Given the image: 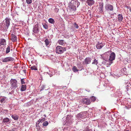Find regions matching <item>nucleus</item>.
<instances>
[{
  "instance_id": "20e7f679",
  "label": "nucleus",
  "mask_w": 131,
  "mask_h": 131,
  "mask_svg": "<svg viewBox=\"0 0 131 131\" xmlns=\"http://www.w3.org/2000/svg\"><path fill=\"white\" fill-rule=\"evenodd\" d=\"M10 84L11 85L12 89H15L18 87L17 81L15 79H12L10 80Z\"/></svg>"
},
{
  "instance_id": "b1692460",
  "label": "nucleus",
  "mask_w": 131,
  "mask_h": 131,
  "mask_svg": "<svg viewBox=\"0 0 131 131\" xmlns=\"http://www.w3.org/2000/svg\"><path fill=\"white\" fill-rule=\"evenodd\" d=\"M26 89V85H23L21 86V91H25Z\"/></svg>"
},
{
  "instance_id": "9b49d317",
  "label": "nucleus",
  "mask_w": 131,
  "mask_h": 131,
  "mask_svg": "<svg viewBox=\"0 0 131 131\" xmlns=\"http://www.w3.org/2000/svg\"><path fill=\"white\" fill-rule=\"evenodd\" d=\"M91 60L92 59L91 58L89 57H86L84 60L83 63L85 64H89L91 62Z\"/></svg>"
},
{
  "instance_id": "aec40b11",
  "label": "nucleus",
  "mask_w": 131,
  "mask_h": 131,
  "mask_svg": "<svg viewBox=\"0 0 131 131\" xmlns=\"http://www.w3.org/2000/svg\"><path fill=\"white\" fill-rule=\"evenodd\" d=\"M7 99L6 97H3L1 99L0 101L2 103H4L7 101Z\"/></svg>"
},
{
  "instance_id": "ddd939ff",
  "label": "nucleus",
  "mask_w": 131,
  "mask_h": 131,
  "mask_svg": "<svg viewBox=\"0 0 131 131\" xmlns=\"http://www.w3.org/2000/svg\"><path fill=\"white\" fill-rule=\"evenodd\" d=\"M103 2H100L99 3V9L100 12L101 13H102L103 12Z\"/></svg>"
},
{
  "instance_id": "864d4df0",
  "label": "nucleus",
  "mask_w": 131,
  "mask_h": 131,
  "mask_svg": "<svg viewBox=\"0 0 131 131\" xmlns=\"http://www.w3.org/2000/svg\"><path fill=\"white\" fill-rule=\"evenodd\" d=\"M125 131H129L127 130H125Z\"/></svg>"
},
{
  "instance_id": "de8ad7c7",
  "label": "nucleus",
  "mask_w": 131,
  "mask_h": 131,
  "mask_svg": "<svg viewBox=\"0 0 131 131\" xmlns=\"http://www.w3.org/2000/svg\"><path fill=\"white\" fill-rule=\"evenodd\" d=\"M22 71L24 73H26V70H22Z\"/></svg>"
},
{
  "instance_id": "bb28decb",
  "label": "nucleus",
  "mask_w": 131,
  "mask_h": 131,
  "mask_svg": "<svg viewBox=\"0 0 131 131\" xmlns=\"http://www.w3.org/2000/svg\"><path fill=\"white\" fill-rule=\"evenodd\" d=\"M48 21L50 23L52 24H54L55 23V21L54 20L51 18H50L49 19Z\"/></svg>"
},
{
  "instance_id": "72a5a7b5",
  "label": "nucleus",
  "mask_w": 131,
  "mask_h": 131,
  "mask_svg": "<svg viewBox=\"0 0 131 131\" xmlns=\"http://www.w3.org/2000/svg\"><path fill=\"white\" fill-rule=\"evenodd\" d=\"M98 63L97 60L96 59H95L92 63V64H95L96 65H97Z\"/></svg>"
},
{
  "instance_id": "a18cd8bd",
  "label": "nucleus",
  "mask_w": 131,
  "mask_h": 131,
  "mask_svg": "<svg viewBox=\"0 0 131 131\" xmlns=\"http://www.w3.org/2000/svg\"><path fill=\"white\" fill-rule=\"evenodd\" d=\"M2 45L0 44V49L1 50L3 49V47L1 46Z\"/></svg>"
},
{
  "instance_id": "4be33fe9",
  "label": "nucleus",
  "mask_w": 131,
  "mask_h": 131,
  "mask_svg": "<svg viewBox=\"0 0 131 131\" xmlns=\"http://www.w3.org/2000/svg\"><path fill=\"white\" fill-rule=\"evenodd\" d=\"M44 73L45 74H46L47 76L48 75H49L50 77H52L53 75V73H52L51 72H50V71H49L48 72H45Z\"/></svg>"
},
{
  "instance_id": "a878e982",
  "label": "nucleus",
  "mask_w": 131,
  "mask_h": 131,
  "mask_svg": "<svg viewBox=\"0 0 131 131\" xmlns=\"http://www.w3.org/2000/svg\"><path fill=\"white\" fill-rule=\"evenodd\" d=\"M44 42H45V45L46 46H47L49 44L50 42V40H48L47 39H46L45 40Z\"/></svg>"
},
{
  "instance_id": "79ce46f5",
  "label": "nucleus",
  "mask_w": 131,
  "mask_h": 131,
  "mask_svg": "<svg viewBox=\"0 0 131 131\" xmlns=\"http://www.w3.org/2000/svg\"><path fill=\"white\" fill-rule=\"evenodd\" d=\"M108 53H109V52H106L104 54V55H106V56H107L108 55Z\"/></svg>"
},
{
  "instance_id": "39448f33",
  "label": "nucleus",
  "mask_w": 131,
  "mask_h": 131,
  "mask_svg": "<svg viewBox=\"0 0 131 131\" xmlns=\"http://www.w3.org/2000/svg\"><path fill=\"white\" fill-rule=\"evenodd\" d=\"M33 32L35 33H38L39 31L38 24V23H35V25L33 29Z\"/></svg>"
},
{
  "instance_id": "0eeeda50",
  "label": "nucleus",
  "mask_w": 131,
  "mask_h": 131,
  "mask_svg": "<svg viewBox=\"0 0 131 131\" xmlns=\"http://www.w3.org/2000/svg\"><path fill=\"white\" fill-rule=\"evenodd\" d=\"M105 8L106 10L108 11H113V6L110 4H106L105 6Z\"/></svg>"
},
{
  "instance_id": "393cba45",
  "label": "nucleus",
  "mask_w": 131,
  "mask_h": 131,
  "mask_svg": "<svg viewBox=\"0 0 131 131\" xmlns=\"http://www.w3.org/2000/svg\"><path fill=\"white\" fill-rule=\"evenodd\" d=\"M45 118L41 117V119H39L38 121V124H39L40 123H42L43 122L45 121Z\"/></svg>"
},
{
  "instance_id": "6e6552de",
  "label": "nucleus",
  "mask_w": 131,
  "mask_h": 131,
  "mask_svg": "<svg viewBox=\"0 0 131 131\" xmlns=\"http://www.w3.org/2000/svg\"><path fill=\"white\" fill-rule=\"evenodd\" d=\"M115 55L114 53L112 52L111 53L110 56H109V60L111 63H112V61L115 60Z\"/></svg>"
},
{
  "instance_id": "f8f14e48",
  "label": "nucleus",
  "mask_w": 131,
  "mask_h": 131,
  "mask_svg": "<svg viewBox=\"0 0 131 131\" xmlns=\"http://www.w3.org/2000/svg\"><path fill=\"white\" fill-rule=\"evenodd\" d=\"M82 101L83 104L86 105L90 104L91 103L90 101L88 98H83L82 99Z\"/></svg>"
},
{
  "instance_id": "4c0bfd02",
  "label": "nucleus",
  "mask_w": 131,
  "mask_h": 131,
  "mask_svg": "<svg viewBox=\"0 0 131 131\" xmlns=\"http://www.w3.org/2000/svg\"><path fill=\"white\" fill-rule=\"evenodd\" d=\"M26 2L28 4H30L32 2V0H26Z\"/></svg>"
},
{
  "instance_id": "a19ab883",
  "label": "nucleus",
  "mask_w": 131,
  "mask_h": 131,
  "mask_svg": "<svg viewBox=\"0 0 131 131\" xmlns=\"http://www.w3.org/2000/svg\"><path fill=\"white\" fill-rule=\"evenodd\" d=\"M115 89V88H114V87H113L112 88H110L109 90H110L111 91H113Z\"/></svg>"
},
{
  "instance_id": "37998d69",
  "label": "nucleus",
  "mask_w": 131,
  "mask_h": 131,
  "mask_svg": "<svg viewBox=\"0 0 131 131\" xmlns=\"http://www.w3.org/2000/svg\"><path fill=\"white\" fill-rule=\"evenodd\" d=\"M54 10L56 12H58L59 11V9L57 8H55L54 9Z\"/></svg>"
},
{
  "instance_id": "412c9836",
  "label": "nucleus",
  "mask_w": 131,
  "mask_h": 131,
  "mask_svg": "<svg viewBox=\"0 0 131 131\" xmlns=\"http://www.w3.org/2000/svg\"><path fill=\"white\" fill-rule=\"evenodd\" d=\"M70 115H68L66 117V123H67V125L68 124L70 123V122L71 121V120L70 119Z\"/></svg>"
},
{
  "instance_id": "ea45409f",
  "label": "nucleus",
  "mask_w": 131,
  "mask_h": 131,
  "mask_svg": "<svg viewBox=\"0 0 131 131\" xmlns=\"http://www.w3.org/2000/svg\"><path fill=\"white\" fill-rule=\"evenodd\" d=\"M74 27L78 29L79 28V26L78 25L76 24V23H75L74 24Z\"/></svg>"
},
{
  "instance_id": "dca6fc26",
  "label": "nucleus",
  "mask_w": 131,
  "mask_h": 131,
  "mask_svg": "<svg viewBox=\"0 0 131 131\" xmlns=\"http://www.w3.org/2000/svg\"><path fill=\"white\" fill-rule=\"evenodd\" d=\"M10 122V120L8 118H5L3 119V122L4 123H9Z\"/></svg>"
},
{
  "instance_id": "f03ea898",
  "label": "nucleus",
  "mask_w": 131,
  "mask_h": 131,
  "mask_svg": "<svg viewBox=\"0 0 131 131\" xmlns=\"http://www.w3.org/2000/svg\"><path fill=\"white\" fill-rule=\"evenodd\" d=\"M10 19L8 18H6L5 19V21H3V26L5 28V31L7 30L10 25Z\"/></svg>"
},
{
  "instance_id": "9d476101",
  "label": "nucleus",
  "mask_w": 131,
  "mask_h": 131,
  "mask_svg": "<svg viewBox=\"0 0 131 131\" xmlns=\"http://www.w3.org/2000/svg\"><path fill=\"white\" fill-rule=\"evenodd\" d=\"M85 112V113H84L83 112H81L77 114V118L79 119H83L85 118V116L84 115Z\"/></svg>"
},
{
  "instance_id": "c756f323",
  "label": "nucleus",
  "mask_w": 131,
  "mask_h": 131,
  "mask_svg": "<svg viewBox=\"0 0 131 131\" xmlns=\"http://www.w3.org/2000/svg\"><path fill=\"white\" fill-rule=\"evenodd\" d=\"M58 42L59 44L62 45H63L64 44V40H59L58 41Z\"/></svg>"
},
{
  "instance_id": "c9c22d12",
  "label": "nucleus",
  "mask_w": 131,
  "mask_h": 131,
  "mask_svg": "<svg viewBox=\"0 0 131 131\" xmlns=\"http://www.w3.org/2000/svg\"><path fill=\"white\" fill-rule=\"evenodd\" d=\"M40 127L38 125H37L36 126V128L37 129V131H39L40 130Z\"/></svg>"
},
{
  "instance_id": "f704fd0d",
  "label": "nucleus",
  "mask_w": 131,
  "mask_h": 131,
  "mask_svg": "<svg viewBox=\"0 0 131 131\" xmlns=\"http://www.w3.org/2000/svg\"><path fill=\"white\" fill-rule=\"evenodd\" d=\"M77 66L78 67L79 69H81L82 67L81 64V63L80 62L77 64Z\"/></svg>"
},
{
  "instance_id": "7c9ffc66",
  "label": "nucleus",
  "mask_w": 131,
  "mask_h": 131,
  "mask_svg": "<svg viewBox=\"0 0 131 131\" xmlns=\"http://www.w3.org/2000/svg\"><path fill=\"white\" fill-rule=\"evenodd\" d=\"M30 69L32 70H37V67H36V66H31L30 67Z\"/></svg>"
},
{
  "instance_id": "423d86ee",
  "label": "nucleus",
  "mask_w": 131,
  "mask_h": 131,
  "mask_svg": "<svg viewBox=\"0 0 131 131\" xmlns=\"http://www.w3.org/2000/svg\"><path fill=\"white\" fill-rule=\"evenodd\" d=\"M14 59L11 57H8L5 58L2 60L3 62H7L13 61Z\"/></svg>"
},
{
  "instance_id": "58836bf2",
  "label": "nucleus",
  "mask_w": 131,
  "mask_h": 131,
  "mask_svg": "<svg viewBox=\"0 0 131 131\" xmlns=\"http://www.w3.org/2000/svg\"><path fill=\"white\" fill-rule=\"evenodd\" d=\"M45 88V85H42L40 91H41L44 89Z\"/></svg>"
},
{
  "instance_id": "473e14b6",
  "label": "nucleus",
  "mask_w": 131,
  "mask_h": 131,
  "mask_svg": "<svg viewBox=\"0 0 131 131\" xmlns=\"http://www.w3.org/2000/svg\"><path fill=\"white\" fill-rule=\"evenodd\" d=\"M90 99L91 101L94 102L96 100V98L94 96H92L90 97Z\"/></svg>"
},
{
  "instance_id": "c03bdc74",
  "label": "nucleus",
  "mask_w": 131,
  "mask_h": 131,
  "mask_svg": "<svg viewBox=\"0 0 131 131\" xmlns=\"http://www.w3.org/2000/svg\"><path fill=\"white\" fill-rule=\"evenodd\" d=\"M128 86H129L127 85L126 87V89L127 91L128 90L129 88L128 87Z\"/></svg>"
},
{
  "instance_id": "f3484780",
  "label": "nucleus",
  "mask_w": 131,
  "mask_h": 131,
  "mask_svg": "<svg viewBox=\"0 0 131 131\" xmlns=\"http://www.w3.org/2000/svg\"><path fill=\"white\" fill-rule=\"evenodd\" d=\"M0 44L3 45H6V41L4 39H2L0 41Z\"/></svg>"
},
{
  "instance_id": "2eb2a0df",
  "label": "nucleus",
  "mask_w": 131,
  "mask_h": 131,
  "mask_svg": "<svg viewBox=\"0 0 131 131\" xmlns=\"http://www.w3.org/2000/svg\"><path fill=\"white\" fill-rule=\"evenodd\" d=\"M86 2L88 5L89 6L93 5L95 3V1L94 0H87Z\"/></svg>"
},
{
  "instance_id": "6ab92c4d",
  "label": "nucleus",
  "mask_w": 131,
  "mask_h": 131,
  "mask_svg": "<svg viewBox=\"0 0 131 131\" xmlns=\"http://www.w3.org/2000/svg\"><path fill=\"white\" fill-rule=\"evenodd\" d=\"M10 45H8L7 47L6 48V50L5 51V53L6 54H7L9 53L10 51ZM11 50H12V49H11Z\"/></svg>"
},
{
  "instance_id": "e433bc0d",
  "label": "nucleus",
  "mask_w": 131,
  "mask_h": 131,
  "mask_svg": "<svg viewBox=\"0 0 131 131\" xmlns=\"http://www.w3.org/2000/svg\"><path fill=\"white\" fill-rule=\"evenodd\" d=\"M21 84H25V80L23 78L21 80Z\"/></svg>"
},
{
  "instance_id": "f257e3e1",
  "label": "nucleus",
  "mask_w": 131,
  "mask_h": 131,
  "mask_svg": "<svg viewBox=\"0 0 131 131\" xmlns=\"http://www.w3.org/2000/svg\"><path fill=\"white\" fill-rule=\"evenodd\" d=\"M80 5V3L78 0H72L69 4L68 9L70 12H74L76 10L77 7H78Z\"/></svg>"
},
{
  "instance_id": "8fccbe9b",
  "label": "nucleus",
  "mask_w": 131,
  "mask_h": 131,
  "mask_svg": "<svg viewBox=\"0 0 131 131\" xmlns=\"http://www.w3.org/2000/svg\"><path fill=\"white\" fill-rule=\"evenodd\" d=\"M4 111H5L6 112H7L8 111L7 110H5Z\"/></svg>"
},
{
  "instance_id": "49530a36",
  "label": "nucleus",
  "mask_w": 131,
  "mask_h": 131,
  "mask_svg": "<svg viewBox=\"0 0 131 131\" xmlns=\"http://www.w3.org/2000/svg\"><path fill=\"white\" fill-rule=\"evenodd\" d=\"M85 90L88 92H89L90 91V90L89 89H86V90Z\"/></svg>"
},
{
  "instance_id": "3c124183",
  "label": "nucleus",
  "mask_w": 131,
  "mask_h": 131,
  "mask_svg": "<svg viewBox=\"0 0 131 131\" xmlns=\"http://www.w3.org/2000/svg\"><path fill=\"white\" fill-rule=\"evenodd\" d=\"M85 131H90V130L88 129H87Z\"/></svg>"
},
{
  "instance_id": "2f4dec72",
  "label": "nucleus",
  "mask_w": 131,
  "mask_h": 131,
  "mask_svg": "<svg viewBox=\"0 0 131 131\" xmlns=\"http://www.w3.org/2000/svg\"><path fill=\"white\" fill-rule=\"evenodd\" d=\"M48 122L47 121H45L43 122L42 125L43 126H46L48 125Z\"/></svg>"
},
{
  "instance_id": "5fc2aeb1",
  "label": "nucleus",
  "mask_w": 131,
  "mask_h": 131,
  "mask_svg": "<svg viewBox=\"0 0 131 131\" xmlns=\"http://www.w3.org/2000/svg\"><path fill=\"white\" fill-rule=\"evenodd\" d=\"M37 123H38V122H37V123H36V124H37Z\"/></svg>"
},
{
  "instance_id": "cd10ccee",
  "label": "nucleus",
  "mask_w": 131,
  "mask_h": 131,
  "mask_svg": "<svg viewBox=\"0 0 131 131\" xmlns=\"http://www.w3.org/2000/svg\"><path fill=\"white\" fill-rule=\"evenodd\" d=\"M42 25L43 28L46 29H48V26L45 23H42Z\"/></svg>"
},
{
  "instance_id": "603ef678",
  "label": "nucleus",
  "mask_w": 131,
  "mask_h": 131,
  "mask_svg": "<svg viewBox=\"0 0 131 131\" xmlns=\"http://www.w3.org/2000/svg\"><path fill=\"white\" fill-rule=\"evenodd\" d=\"M44 116H45V117H46V115L45 114L44 115Z\"/></svg>"
},
{
  "instance_id": "a211bd4d",
  "label": "nucleus",
  "mask_w": 131,
  "mask_h": 131,
  "mask_svg": "<svg viewBox=\"0 0 131 131\" xmlns=\"http://www.w3.org/2000/svg\"><path fill=\"white\" fill-rule=\"evenodd\" d=\"M117 19L119 22L122 21L123 19V17L122 14H119L118 15Z\"/></svg>"
},
{
  "instance_id": "6e6d98bb",
  "label": "nucleus",
  "mask_w": 131,
  "mask_h": 131,
  "mask_svg": "<svg viewBox=\"0 0 131 131\" xmlns=\"http://www.w3.org/2000/svg\"><path fill=\"white\" fill-rule=\"evenodd\" d=\"M37 123H38V122H37V123H36V124H37Z\"/></svg>"
},
{
  "instance_id": "5701e85b",
  "label": "nucleus",
  "mask_w": 131,
  "mask_h": 131,
  "mask_svg": "<svg viewBox=\"0 0 131 131\" xmlns=\"http://www.w3.org/2000/svg\"><path fill=\"white\" fill-rule=\"evenodd\" d=\"M11 117L15 120H17L19 118V116L16 115H12Z\"/></svg>"
},
{
  "instance_id": "7ed1b4c3",
  "label": "nucleus",
  "mask_w": 131,
  "mask_h": 131,
  "mask_svg": "<svg viewBox=\"0 0 131 131\" xmlns=\"http://www.w3.org/2000/svg\"><path fill=\"white\" fill-rule=\"evenodd\" d=\"M66 51V49L65 47H63L60 46H57L56 48V52L57 53L59 54H61Z\"/></svg>"
},
{
  "instance_id": "c85d7f7f",
  "label": "nucleus",
  "mask_w": 131,
  "mask_h": 131,
  "mask_svg": "<svg viewBox=\"0 0 131 131\" xmlns=\"http://www.w3.org/2000/svg\"><path fill=\"white\" fill-rule=\"evenodd\" d=\"M72 71L74 72H78L79 70L77 69V67L75 66H74L72 69Z\"/></svg>"
},
{
  "instance_id": "4468645a",
  "label": "nucleus",
  "mask_w": 131,
  "mask_h": 131,
  "mask_svg": "<svg viewBox=\"0 0 131 131\" xmlns=\"http://www.w3.org/2000/svg\"><path fill=\"white\" fill-rule=\"evenodd\" d=\"M11 40L13 42H15L17 41V37L16 36L13 34H11Z\"/></svg>"
},
{
  "instance_id": "09e8293b",
  "label": "nucleus",
  "mask_w": 131,
  "mask_h": 131,
  "mask_svg": "<svg viewBox=\"0 0 131 131\" xmlns=\"http://www.w3.org/2000/svg\"><path fill=\"white\" fill-rule=\"evenodd\" d=\"M128 9H129V10L130 12H131V7H128Z\"/></svg>"
},
{
  "instance_id": "1a4fd4ad",
  "label": "nucleus",
  "mask_w": 131,
  "mask_h": 131,
  "mask_svg": "<svg viewBox=\"0 0 131 131\" xmlns=\"http://www.w3.org/2000/svg\"><path fill=\"white\" fill-rule=\"evenodd\" d=\"M105 43L103 42L100 43L98 42L96 45V47L97 49H101L104 45Z\"/></svg>"
}]
</instances>
